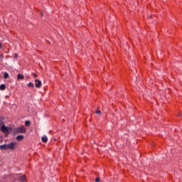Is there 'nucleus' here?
<instances>
[{
    "label": "nucleus",
    "mask_w": 182,
    "mask_h": 182,
    "mask_svg": "<svg viewBox=\"0 0 182 182\" xmlns=\"http://www.w3.org/2000/svg\"><path fill=\"white\" fill-rule=\"evenodd\" d=\"M18 147V143L16 141L10 142L9 144L0 145V150H16Z\"/></svg>",
    "instance_id": "obj_1"
},
{
    "label": "nucleus",
    "mask_w": 182,
    "mask_h": 182,
    "mask_svg": "<svg viewBox=\"0 0 182 182\" xmlns=\"http://www.w3.org/2000/svg\"><path fill=\"white\" fill-rule=\"evenodd\" d=\"M0 130L3 132V133H9V130H11V128H9L6 125L1 126V128H0Z\"/></svg>",
    "instance_id": "obj_2"
},
{
    "label": "nucleus",
    "mask_w": 182,
    "mask_h": 182,
    "mask_svg": "<svg viewBox=\"0 0 182 182\" xmlns=\"http://www.w3.org/2000/svg\"><path fill=\"white\" fill-rule=\"evenodd\" d=\"M16 133H26V129L24 127L21 126L16 128Z\"/></svg>",
    "instance_id": "obj_3"
},
{
    "label": "nucleus",
    "mask_w": 182,
    "mask_h": 182,
    "mask_svg": "<svg viewBox=\"0 0 182 182\" xmlns=\"http://www.w3.org/2000/svg\"><path fill=\"white\" fill-rule=\"evenodd\" d=\"M35 86L37 88H40L42 86V82L39 80H35Z\"/></svg>",
    "instance_id": "obj_4"
},
{
    "label": "nucleus",
    "mask_w": 182,
    "mask_h": 182,
    "mask_svg": "<svg viewBox=\"0 0 182 182\" xmlns=\"http://www.w3.org/2000/svg\"><path fill=\"white\" fill-rule=\"evenodd\" d=\"M24 136L23 135H18L16 137V139L17 140V141H21V140H23Z\"/></svg>",
    "instance_id": "obj_5"
},
{
    "label": "nucleus",
    "mask_w": 182,
    "mask_h": 182,
    "mask_svg": "<svg viewBox=\"0 0 182 182\" xmlns=\"http://www.w3.org/2000/svg\"><path fill=\"white\" fill-rule=\"evenodd\" d=\"M48 136H46V135H44V136H43L42 137H41V141L43 142V143H47V141H48Z\"/></svg>",
    "instance_id": "obj_6"
},
{
    "label": "nucleus",
    "mask_w": 182,
    "mask_h": 182,
    "mask_svg": "<svg viewBox=\"0 0 182 182\" xmlns=\"http://www.w3.org/2000/svg\"><path fill=\"white\" fill-rule=\"evenodd\" d=\"M17 79L18 80H23L24 79V75H21V74H18L17 75Z\"/></svg>",
    "instance_id": "obj_7"
},
{
    "label": "nucleus",
    "mask_w": 182,
    "mask_h": 182,
    "mask_svg": "<svg viewBox=\"0 0 182 182\" xmlns=\"http://www.w3.org/2000/svg\"><path fill=\"white\" fill-rule=\"evenodd\" d=\"M25 180H26L25 176H21L19 177V181L20 182H24Z\"/></svg>",
    "instance_id": "obj_8"
},
{
    "label": "nucleus",
    "mask_w": 182,
    "mask_h": 182,
    "mask_svg": "<svg viewBox=\"0 0 182 182\" xmlns=\"http://www.w3.org/2000/svg\"><path fill=\"white\" fill-rule=\"evenodd\" d=\"M6 88V87L4 84H1V85H0V90H5Z\"/></svg>",
    "instance_id": "obj_9"
},
{
    "label": "nucleus",
    "mask_w": 182,
    "mask_h": 182,
    "mask_svg": "<svg viewBox=\"0 0 182 182\" xmlns=\"http://www.w3.org/2000/svg\"><path fill=\"white\" fill-rule=\"evenodd\" d=\"M5 79H8L9 77V75L8 73L4 72V74L3 75Z\"/></svg>",
    "instance_id": "obj_10"
},
{
    "label": "nucleus",
    "mask_w": 182,
    "mask_h": 182,
    "mask_svg": "<svg viewBox=\"0 0 182 182\" xmlns=\"http://www.w3.org/2000/svg\"><path fill=\"white\" fill-rule=\"evenodd\" d=\"M31 124V122L28 120L25 121V125L26 127H28Z\"/></svg>",
    "instance_id": "obj_11"
},
{
    "label": "nucleus",
    "mask_w": 182,
    "mask_h": 182,
    "mask_svg": "<svg viewBox=\"0 0 182 182\" xmlns=\"http://www.w3.org/2000/svg\"><path fill=\"white\" fill-rule=\"evenodd\" d=\"M28 87H34V84L32 83V82H29L28 85Z\"/></svg>",
    "instance_id": "obj_12"
},
{
    "label": "nucleus",
    "mask_w": 182,
    "mask_h": 182,
    "mask_svg": "<svg viewBox=\"0 0 182 182\" xmlns=\"http://www.w3.org/2000/svg\"><path fill=\"white\" fill-rule=\"evenodd\" d=\"M100 178L97 177L95 178V182H100Z\"/></svg>",
    "instance_id": "obj_13"
},
{
    "label": "nucleus",
    "mask_w": 182,
    "mask_h": 182,
    "mask_svg": "<svg viewBox=\"0 0 182 182\" xmlns=\"http://www.w3.org/2000/svg\"><path fill=\"white\" fill-rule=\"evenodd\" d=\"M101 113H102V112L100 111V110H97V111H96V114H100Z\"/></svg>",
    "instance_id": "obj_14"
},
{
    "label": "nucleus",
    "mask_w": 182,
    "mask_h": 182,
    "mask_svg": "<svg viewBox=\"0 0 182 182\" xmlns=\"http://www.w3.org/2000/svg\"><path fill=\"white\" fill-rule=\"evenodd\" d=\"M0 59H1V60L4 59V55L3 54H0Z\"/></svg>",
    "instance_id": "obj_15"
},
{
    "label": "nucleus",
    "mask_w": 182,
    "mask_h": 182,
    "mask_svg": "<svg viewBox=\"0 0 182 182\" xmlns=\"http://www.w3.org/2000/svg\"><path fill=\"white\" fill-rule=\"evenodd\" d=\"M40 15H41V16H43V13L42 11H41Z\"/></svg>",
    "instance_id": "obj_16"
},
{
    "label": "nucleus",
    "mask_w": 182,
    "mask_h": 182,
    "mask_svg": "<svg viewBox=\"0 0 182 182\" xmlns=\"http://www.w3.org/2000/svg\"><path fill=\"white\" fill-rule=\"evenodd\" d=\"M33 77H37L38 75H37L36 74H33Z\"/></svg>",
    "instance_id": "obj_17"
},
{
    "label": "nucleus",
    "mask_w": 182,
    "mask_h": 182,
    "mask_svg": "<svg viewBox=\"0 0 182 182\" xmlns=\"http://www.w3.org/2000/svg\"><path fill=\"white\" fill-rule=\"evenodd\" d=\"M17 57H18V55L16 54V55H15V58H16Z\"/></svg>",
    "instance_id": "obj_18"
},
{
    "label": "nucleus",
    "mask_w": 182,
    "mask_h": 182,
    "mask_svg": "<svg viewBox=\"0 0 182 182\" xmlns=\"http://www.w3.org/2000/svg\"><path fill=\"white\" fill-rule=\"evenodd\" d=\"M148 18H151V16H149Z\"/></svg>",
    "instance_id": "obj_19"
}]
</instances>
